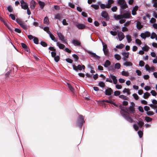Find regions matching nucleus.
I'll return each instance as SVG.
<instances>
[{
    "label": "nucleus",
    "instance_id": "42",
    "mask_svg": "<svg viewBox=\"0 0 157 157\" xmlns=\"http://www.w3.org/2000/svg\"><path fill=\"white\" fill-rule=\"evenodd\" d=\"M40 44L41 46L44 47H46L48 45L47 43L46 42L43 41H42L40 42Z\"/></svg>",
    "mask_w": 157,
    "mask_h": 157
},
{
    "label": "nucleus",
    "instance_id": "45",
    "mask_svg": "<svg viewBox=\"0 0 157 157\" xmlns=\"http://www.w3.org/2000/svg\"><path fill=\"white\" fill-rule=\"evenodd\" d=\"M144 33L146 37H148L150 36L151 33L150 32L147 31L145 32Z\"/></svg>",
    "mask_w": 157,
    "mask_h": 157
},
{
    "label": "nucleus",
    "instance_id": "49",
    "mask_svg": "<svg viewBox=\"0 0 157 157\" xmlns=\"http://www.w3.org/2000/svg\"><path fill=\"white\" fill-rule=\"evenodd\" d=\"M117 9V8L116 6H113L111 9L112 11L113 12H116Z\"/></svg>",
    "mask_w": 157,
    "mask_h": 157
},
{
    "label": "nucleus",
    "instance_id": "21",
    "mask_svg": "<svg viewBox=\"0 0 157 157\" xmlns=\"http://www.w3.org/2000/svg\"><path fill=\"white\" fill-rule=\"evenodd\" d=\"M150 94L148 92H146L144 93V95L143 96V97L144 99H147L148 97L150 96Z\"/></svg>",
    "mask_w": 157,
    "mask_h": 157
},
{
    "label": "nucleus",
    "instance_id": "27",
    "mask_svg": "<svg viewBox=\"0 0 157 157\" xmlns=\"http://www.w3.org/2000/svg\"><path fill=\"white\" fill-rule=\"evenodd\" d=\"M126 36L128 42V43H130L132 41L131 36L128 35H126Z\"/></svg>",
    "mask_w": 157,
    "mask_h": 157
},
{
    "label": "nucleus",
    "instance_id": "37",
    "mask_svg": "<svg viewBox=\"0 0 157 157\" xmlns=\"http://www.w3.org/2000/svg\"><path fill=\"white\" fill-rule=\"evenodd\" d=\"M33 40L34 43L35 44H38L39 40H38V39L37 37H34Z\"/></svg>",
    "mask_w": 157,
    "mask_h": 157
},
{
    "label": "nucleus",
    "instance_id": "28",
    "mask_svg": "<svg viewBox=\"0 0 157 157\" xmlns=\"http://www.w3.org/2000/svg\"><path fill=\"white\" fill-rule=\"evenodd\" d=\"M62 18L61 16L59 14H56L55 16V19H58L59 21H61V19Z\"/></svg>",
    "mask_w": 157,
    "mask_h": 157
},
{
    "label": "nucleus",
    "instance_id": "60",
    "mask_svg": "<svg viewBox=\"0 0 157 157\" xmlns=\"http://www.w3.org/2000/svg\"><path fill=\"white\" fill-rule=\"evenodd\" d=\"M144 109L145 111L147 112L148 111V110H150V107L148 106H145L144 107Z\"/></svg>",
    "mask_w": 157,
    "mask_h": 157
},
{
    "label": "nucleus",
    "instance_id": "4",
    "mask_svg": "<svg viewBox=\"0 0 157 157\" xmlns=\"http://www.w3.org/2000/svg\"><path fill=\"white\" fill-rule=\"evenodd\" d=\"M138 126L135 124H134L133 126L134 129L136 131H137L139 129V127L140 128H141L142 126L144 125V123L142 121H139L137 122Z\"/></svg>",
    "mask_w": 157,
    "mask_h": 157
},
{
    "label": "nucleus",
    "instance_id": "51",
    "mask_svg": "<svg viewBox=\"0 0 157 157\" xmlns=\"http://www.w3.org/2000/svg\"><path fill=\"white\" fill-rule=\"evenodd\" d=\"M66 60L67 62L70 63H73V60L69 58H67Z\"/></svg>",
    "mask_w": 157,
    "mask_h": 157
},
{
    "label": "nucleus",
    "instance_id": "40",
    "mask_svg": "<svg viewBox=\"0 0 157 157\" xmlns=\"http://www.w3.org/2000/svg\"><path fill=\"white\" fill-rule=\"evenodd\" d=\"M124 45L123 44H120L119 45H117L116 46V48L118 49H121L124 47Z\"/></svg>",
    "mask_w": 157,
    "mask_h": 157
},
{
    "label": "nucleus",
    "instance_id": "43",
    "mask_svg": "<svg viewBox=\"0 0 157 157\" xmlns=\"http://www.w3.org/2000/svg\"><path fill=\"white\" fill-rule=\"evenodd\" d=\"M121 94V92L119 91H115L114 93V95L115 96H119Z\"/></svg>",
    "mask_w": 157,
    "mask_h": 157
},
{
    "label": "nucleus",
    "instance_id": "35",
    "mask_svg": "<svg viewBox=\"0 0 157 157\" xmlns=\"http://www.w3.org/2000/svg\"><path fill=\"white\" fill-rule=\"evenodd\" d=\"M49 22V19L47 17H44V24H48Z\"/></svg>",
    "mask_w": 157,
    "mask_h": 157
},
{
    "label": "nucleus",
    "instance_id": "58",
    "mask_svg": "<svg viewBox=\"0 0 157 157\" xmlns=\"http://www.w3.org/2000/svg\"><path fill=\"white\" fill-rule=\"evenodd\" d=\"M140 36L142 38L144 39H145L146 38V36H145L144 33H141Z\"/></svg>",
    "mask_w": 157,
    "mask_h": 157
},
{
    "label": "nucleus",
    "instance_id": "47",
    "mask_svg": "<svg viewBox=\"0 0 157 157\" xmlns=\"http://www.w3.org/2000/svg\"><path fill=\"white\" fill-rule=\"evenodd\" d=\"M144 62L142 60H140V61L139 63V65L140 67H143L144 65Z\"/></svg>",
    "mask_w": 157,
    "mask_h": 157
},
{
    "label": "nucleus",
    "instance_id": "57",
    "mask_svg": "<svg viewBox=\"0 0 157 157\" xmlns=\"http://www.w3.org/2000/svg\"><path fill=\"white\" fill-rule=\"evenodd\" d=\"M119 97L124 100H127V98L126 96L123 95H119Z\"/></svg>",
    "mask_w": 157,
    "mask_h": 157
},
{
    "label": "nucleus",
    "instance_id": "1",
    "mask_svg": "<svg viewBox=\"0 0 157 157\" xmlns=\"http://www.w3.org/2000/svg\"><path fill=\"white\" fill-rule=\"evenodd\" d=\"M117 5L120 6V12L122 14L124 9L128 7L127 4L124 0H117Z\"/></svg>",
    "mask_w": 157,
    "mask_h": 157
},
{
    "label": "nucleus",
    "instance_id": "52",
    "mask_svg": "<svg viewBox=\"0 0 157 157\" xmlns=\"http://www.w3.org/2000/svg\"><path fill=\"white\" fill-rule=\"evenodd\" d=\"M156 36V34L154 32H152L151 33V39H153L155 38Z\"/></svg>",
    "mask_w": 157,
    "mask_h": 157
},
{
    "label": "nucleus",
    "instance_id": "63",
    "mask_svg": "<svg viewBox=\"0 0 157 157\" xmlns=\"http://www.w3.org/2000/svg\"><path fill=\"white\" fill-rule=\"evenodd\" d=\"M68 6L72 8H75V5L71 2H69L68 3Z\"/></svg>",
    "mask_w": 157,
    "mask_h": 157
},
{
    "label": "nucleus",
    "instance_id": "11",
    "mask_svg": "<svg viewBox=\"0 0 157 157\" xmlns=\"http://www.w3.org/2000/svg\"><path fill=\"white\" fill-rule=\"evenodd\" d=\"M124 18L128 19L132 17L131 13L128 11L125 12L124 13L122 14Z\"/></svg>",
    "mask_w": 157,
    "mask_h": 157
},
{
    "label": "nucleus",
    "instance_id": "14",
    "mask_svg": "<svg viewBox=\"0 0 157 157\" xmlns=\"http://www.w3.org/2000/svg\"><path fill=\"white\" fill-rule=\"evenodd\" d=\"M121 14L118 15H114V18L115 19L117 20H118L122 19L123 18H124V17H123V15H122V14Z\"/></svg>",
    "mask_w": 157,
    "mask_h": 157
},
{
    "label": "nucleus",
    "instance_id": "54",
    "mask_svg": "<svg viewBox=\"0 0 157 157\" xmlns=\"http://www.w3.org/2000/svg\"><path fill=\"white\" fill-rule=\"evenodd\" d=\"M51 56L52 57H54L55 56H56V51H54L53 52H51Z\"/></svg>",
    "mask_w": 157,
    "mask_h": 157
},
{
    "label": "nucleus",
    "instance_id": "3",
    "mask_svg": "<svg viewBox=\"0 0 157 157\" xmlns=\"http://www.w3.org/2000/svg\"><path fill=\"white\" fill-rule=\"evenodd\" d=\"M85 123L83 116L80 115L77 120L76 123V125L78 126L80 128H81L82 127L83 123Z\"/></svg>",
    "mask_w": 157,
    "mask_h": 157
},
{
    "label": "nucleus",
    "instance_id": "33",
    "mask_svg": "<svg viewBox=\"0 0 157 157\" xmlns=\"http://www.w3.org/2000/svg\"><path fill=\"white\" fill-rule=\"evenodd\" d=\"M109 71H114L115 70V68L113 66H109V67L108 68Z\"/></svg>",
    "mask_w": 157,
    "mask_h": 157
},
{
    "label": "nucleus",
    "instance_id": "9",
    "mask_svg": "<svg viewBox=\"0 0 157 157\" xmlns=\"http://www.w3.org/2000/svg\"><path fill=\"white\" fill-rule=\"evenodd\" d=\"M72 43L75 46H81V44L80 42L78 40H73L72 41Z\"/></svg>",
    "mask_w": 157,
    "mask_h": 157
},
{
    "label": "nucleus",
    "instance_id": "56",
    "mask_svg": "<svg viewBox=\"0 0 157 157\" xmlns=\"http://www.w3.org/2000/svg\"><path fill=\"white\" fill-rule=\"evenodd\" d=\"M62 24L64 25H68V23L67 22L66 19H63L62 21Z\"/></svg>",
    "mask_w": 157,
    "mask_h": 157
},
{
    "label": "nucleus",
    "instance_id": "26",
    "mask_svg": "<svg viewBox=\"0 0 157 157\" xmlns=\"http://www.w3.org/2000/svg\"><path fill=\"white\" fill-rule=\"evenodd\" d=\"M72 56L75 61H77L79 59L78 56L76 54H73Z\"/></svg>",
    "mask_w": 157,
    "mask_h": 157
},
{
    "label": "nucleus",
    "instance_id": "44",
    "mask_svg": "<svg viewBox=\"0 0 157 157\" xmlns=\"http://www.w3.org/2000/svg\"><path fill=\"white\" fill-rule=\"evenodd\" d=\"M154 113L152 111H149L147 112L146 114L148 116H151V115H154Z\"/></svg>",
    "mask_w": 157,
    "mask_h": 157
},
{
    "label": "nucleus",
    "instance_id": "6",
    "mask_svg": "<svg viewBox=\"0 0 157 157\" xmlns=\"http://www.w3.org/2000/svg\"><path fill=\"white\" fill-rule=\"evenodd\" d=\"M85 51L88 53L90 54L91 55V56L92 57L95 58V59L98 60H99L100 58V56L97 55L95 53L89 50H85Z\"/></svg>",
    "mask_w": 157,
    "mask_h": 157
},
{
    "label": "nucleus",
    "instance_id": "39",
    "mask_svg": "<svg viewBox=\"0 0 157 157\" xmlns=\"http://www.w3.org/2000/svg\"><path fill=\"white\" fill-rule=\"evenodd\" d=\"M138 134L140 138H141L142 137L143 132L141 130H139L138 132Z\"/></svg>",
    "mask_w": 157,
    "mask_h": 157
},
{
    "label": "nucleus",
    "instance_id": "7",
    "mask_svg": "<svg viewBox=\"0 0 157 157\" xmlns=\"http://www.w3.org/2000/svg\"><path fill=\"white\" fill-rule=\"evenodd\" d=\"M101 15L102 17L105 18L106 20H108L109 19L108 14L105 11H103L101 13Z\"/></svg>",
    "mask_w": 157,
    "mask_h": 157
},
{
    "label": "nucleus",
    "instance_id": "18",
    "mask_svg": "<svg viewBox=\"0 0 157 157\" xmlns=\"http://www.w3.org/2000/svg\"><path fill=\"white\" fill-rule=\"evenodd\" d=\"M56 45L60 49H63L65 47L64 44L59 43V42H57L56 43Z\"/></svg>",
    "mask_w": 157,
    "mask_h": 157
},
{
    "label": "nucleus",
    "instance_id": "61",
    "mask_svg": "<svg viewBox=\"0 0 157 157\" xmlns=\"http://www.w3.org/2000/svg\"><path fill=\"white\" fill-rule=\"evenodd\" d=\"M122 86L121 85L116 84V87L117 89H121L122 88Z\"/></svg>",
    "mask_w": 157,
    "mask_h": 157
},
{
    "label": "nucleus",
    "instance_id": "34",
    "mask_svg": "<svg viewBox=\"0 0 157 157\" xmlns=\"http://www.w3.org/2000/svg\"><path fill=\"white\" fill-rule=\"evenodd\" d=\"M67 84L68 85V88L71 91H73L74 90V88L69 83H67Z\"/></svg>",
    "mask_w": 157,
    "mask_h": 157
},
{
    "label": "nucleus",
    "instance_id": "10",
    "mask_svg": "<svg viewBox=\"0 0 157 157\" xmlns=\"http://www.w3.org/2000/svg\"><path fill=\"white\" fill-rule=\"evenodd\" d=\"M109 100H103L102 101V102H107L111 104H113L115 106H117L116 104L114 102H113L111 99H110V97L109 98Z\"/></svg>",
    "mask_w": 157,
    "mask_h": 157
},
{
    "label": "nucleus",
    "instance_id": "48",
    "mask_svg": "<svg viewBox=\"0 0 157 157\" xmlns=\"http://www.w3.org/2000/svg\"><path fill=\"white\" fill-rule=\"evenodd\" d=\"M136 43L139 45H140L141 44V41L139 39H137L135 40Z\"/></svg>",
    "mask_w": 157,
    "mask_h": 157
},
{
    "label": "nucleus",
    "instance_id": "31",
    "mask_svg": "<svg viewBox=\"0 0 157 157\" xmlns=\"http://www.w3.org/2000/svg\"><path fill=\"white\" fill-rule=\"evenodd\" d=\"M145 120L147 122H149L151 121L152 118L148 116H146L145 117Z\"/></svg>",
    "mask_w": 157,
    "mask_h": 157
},
{
    "label": "nucleus",
    "instance_id": "23",
    "mask_svg": "<svg viewBox=\"0 0 157 157\" xmlns=\"http://www.w3.org/2000/svg\"><path fill=\"white\" fill-rule=\"evenodd\" d=\"M21 8L24 10H26L28 8V5L25 3H24L23 5H22V3H21Z\"/></svg>",
    "mask_w": 157,
    "mask_h": 157
},
{
    "label": "nucleus",
    "instance_id": "46",
    "mask_svg": "<svg viewBox=\"0 0 157 157\" xmlns=\"http://www.w3.org/2000/svg\"><path fill=\"white\" fill-rule=\"evenodd\" d=\"M50 37L51 38V40L54 42H56L57 41V40L55 39V36L53 35H52L50 36Z\"/></svg>",
    "mask_w": 157,
    "mask_h": 157
},
{
    "label": "nucleus",
    "instance_id": "16",
    "mask_svg": "<svg viewBox=\"0 0 157 157\" xmlns=\"http://www.w3.org/2000/svg\"><path fill=\"white\" fill-rule=\"evenodd\" d=\"M20 26L24 29L27 30L28 26L25 23L23 22L20 25Z\"/></svg>",
    "mask_w": 157,
    "mask_h": 157
},
{
    "label": "nucleus",
    "instance_id": "64",
    "mask_svg": "<svg viewBox=\"0 0 157 157\" xmlns=\"http://www.w3.org/2000/svg\"><path fill=\"white\" fill-rule=\"evenodd\" d=\"M138 109L139 111L140 112H141V113L144 112V109H143V108L142 106H139Z\"/></svg>",
    "mask_w": 157,
    "mask_h": 157
},
{
    "label": "nucleus",
    "instance_id": "38",
    "mask_svg": "<svg viewBox=\"0 0 157 157\" xmlns=\"http://www.w3.org/2000/svg\"><path fill=\"white\" fill-rule=\"evenodd\" d=\"M98 85L101 87H104L105 86V84L103 82L100 81L98 83Z\"/></svg>",
    "mask_w": 157,
    "mask_h": 157
},
{
    "label": "nucleus",
    "instance_id": "55",
    "mask_svg": "<svg viewBox=\"0 0 157 157\" xmlns=\"http://www.w3.org/2000/svg\"><path fill=\"white\" fill-rule=\"evenodd\" d=\"M150 93L153 96H155L157 95V93L154 90H152L151 91Z\"/></svg>",
    "mask_w": 157,
    "mask_h": 157
},
{
    "label": "nucleus",
    "instance_id": "29",
    "mask_svg": "<svg viewBox=\"0 0 157 157\" xmlns=\"http://www.w3.org/2000/svg\"><path fill=\"white\" fill-rule=\"evenodd\" d=\"M7 10L10 13H12L13 12V8L11 5H10L8 6Z\"/></svg>",
    "mask_w": 157,
    "mask_h": 157
},
{
    "label": "nucleus",
    "instance_id": "15",
    "mask_svg": "<svg viewBox=\"0 0 157 157\" xmlns=\"http://www.w3.org/2000/svg\"><path fill=\"white\" fill-rule=\"evenodd\" d=\"M111 64L110 62L108 60H107L105 61L104 64L102 65L105 68H108Z\"/></svg>",
    "mask_w": 157,
    "mask_h": 157
},
{
    "label": "nucleus",
    "instance_id": "20",
    "mask_svg": "<svg viewBox=\"0 0 157 157\" xmlns=\"http://www.w3.org/2000/svg\"><path fill=\"white\" fill-rule=\"evenodd\" d=\"M123 65L127 67L132 66V64L131 62L127 61H125V63H123Z\"/></svg>",
    "mask_w": 157,
    "mask_h": 157
},
{
    "label": "nucleus",
    "instance_id": "17",
    "mask_svg": "<svg viewBox=\"0 0 157 157\" xmlns=\"http://www.w3.org/2000/svg\"><path fill=\"white\" fill-rule=\"evenodd\" d=\"M2 22H3L5 26H6L9 30L10 29V26H11V24L9 23L8 21H5L4 20H3V21Z\"/></svg>",
    "mask_w": 157,
    "mask_h": 157
},
{
    "label": "nucleus",
    "instance_id": "24",
    "mask_svg": "<svg viewBox=\"0 0 157 157\" xmlns=\"http://www.w3.org/2000/svg\"><path fill=\"white\" fill-rule=\"evenodd\" d=\"M103 51L105 55L108 56L109 55V50L107 48L105 49L103 48Z\"/></svg>",
    "mask_w": 157,
    "mask_h": 157
},
{
    "label": "nucleus",
    "instance_id": "25",
    "mask_svg": "<svg viewBox=\"0 0 157 157\" xmlns=\"http://www.w3.org/2000/svg\"><path fill=\"white\" fill-rule=\"evenodd\" d=\"M122 55H123L125 58H128L129 56V52H122Z\"/></svg>",
    "mask_w": 157,
    "mask_h": 157
},
{
    "label": "nucleus",
    "instance_id": "41",
    "mask_svg": "<svg viewBox=\"0 0 157 157\" xmlns=\"http://www.w3.org/2000/svg\"><path fill=\"white\" fill-rule=\"evenodd\" d=\"M121 67V65L120 63H117L115 64L114 67L115 68H117V69H118L120 68Z\"/></svg>",
    "mask_w": 157,
    "mask_h": 157
},
{
    "label": "nucleus",
    "instance_id": "8",
    "mask_svg": "<svg viewBox=\"0 0 157 157\" xmlns=\"http://www.w3.org/2000/svg\"><path fill=\"white\" fill-rule=\"evenodd\" d=\"M105 94L106 95L110 96L113 93V90L111 88L107 87V89L105 90Z\"/></svg>",
    "mask_w": 157,
    "mask_h": 157
},
{
    "label": "nucleus",
    "instance_id": "19",
    "mask_svg": "<svg viewBox=\"0 0 157 157\" xmlns=\"http://www.w3.org/2000/svg\"><path fill=\"white\" fill-rule=\"evenodd\" d=\"M39 4L40 7V8L41 9H43L44 8L45 5V3L44 2H42L40 1H39L38 2Z\"/></svg>",
    "mask_w": 157,
    "mask_h": 157
},
{
    "label": "nucleus",
    "instance_id": "50",
    "mask_svg": "<svg viewBox=\"0 0 157 157\" xmlns=\"http://www.w3.org/2000/svg\"><path fill=\"white\" fill-rule=\"evenodd\" d=\"M132 96L136 100H138L139 99V96L136 94H133Z\"/></svg>",
    "mask_w": 157,
    "mask_h": 157
},
{
    "label": "nucleus",
    "instance_id": "2",
    "mask_svg": "<svg viewBox=\"0 0 157 157\" xmlns=\"http://www.w3.org/2000/svg\"><path fill=\"white\" fill-rule=\"evenodd\" d=\"M121 111L124 112V113L120 111V113L122 116L127 121L130 123H132L133 122V120L130 116L128 115H126L125 113H126L128 114V113L124 109L121 108Z\"/></svg>",
    "mask_w": 157,
    "mask_h": 157
},
{
    "label": "nucleus",
    "instance_id": "36",
    "mask_svg": "<svg viewBox=\"0 0 157 157\" xmlns=\"http://www.w3.org/2000/svg\"><path fill=\"white\" fill-rule=\"evenodd\" d=\"M53 58H54L55 61L56 62H58L60 59V57L59 55L56 56Z\"/></svg>",
    "mask_w": 157,
    "mask_h": 157
},
{
    "label": "nucleus",
    "instance_id": "5",
    "mask_svg": "<svg viewBox=\"0 0 157 157\" xmlns=\"http://www.w3.org/2000/svg\"><path fill=\"white\" fill-rule=\"evenodd\" d=\"M57 35L58 36V37L59 40L63 42H65L67 44V42L66 41L67 40L65 39L64 36L60 32H57Z\"/></svg>",
    "mask_w": 157,
    "mask_h": 157
},
{
    "label": "nucleus",
    "instance_id": "30",
    "mask_svg": "<svg viewBox=\"0 0 157 157\" xmlns=\"http://www.w3.org/2000/svg\"><path fill=\"white\" fill-rule=\"evenodd\" d=\"M91 6L94 8L95 10H98L99 8V5L98 4H92Z\"/></svg>",
    "mask_w": 157,
    "mask_h": 157
},
{
    "label": "nucleus",
    "instance_id": "32",
    "mask_svg": "<svg viewBox=\"0 0 157 157\" xmlns=\"http://www.w3.org/2000/svg\"><path fill=\"white\" fill-rule=\"evenodd\" d=\"M115 58L118 60H120L121 58V56L118 54H116L114 55Z\"/></svg>",
    "mask_w": 157,
    "mask_h": 157
},
{
    "label": "nucleus",
    "instance_id": "53",
    "mask_svg": "<svg viewBox=\"0 0 157 157\" xmlns=\"http://www.w3.org/2000/svg\"><path fill=\"white\" fill-rule=\"evenodd\" d=\"M110 33L113 36H116L117 34V32L116 31H111Z\"/></svg>",
    "mask_w": 157,
    "mask_h": 157
},
{
    "label": "nucleus",
    "instance_id": "62",
    "mask_svg": "<svg viewBox=\"0 0 157 157\" xmlns=\"http://www.w3.org/2000/svg\"><path fill=\"white\" fill-rule=\"evenodd\" d=\"M100 6L101 9H104L106 8V4L101 3L100 5Z\"/></svg>",
    "mask_w": 157,
    "mask_h": 157
},
{
    "label": "nucleus",
    "instance_id": "59",
    "mask_svg": "<svg viewBox=\"0 0 157 157\" xmlns=\"http://www.w3.org/2000/svg\"><path fill=\"white\" fill-rule=\"evenodd\" d=\"M93 75V74H90L88 73H86V78L87 77L91 78H92V76Z\"/></svg>",
    "mask_w": 157,
    "mask_h": 157
},
{
    "label": "nucleus",
    "instance_id": "22",
    "mask_svg": "<svg viewBox=\"0 0 157 157\" xmlns=\"http://www.w3.org/2000/svg\"><path fill=\"white\" fill-rule=\"evenodd\" d=\"M128 110L131 113H134L135 112V110L134 108L131 106H130Z\"/></svg>",
    "mask_w": 157,
    "mask_h": 157
},
{
    "label": "nucleus",
    "instance_id": "12",
    "mask_svg": "<svg viewBox=\"0 0 157 157\" xmlns=\"http://www.w3.org/2000/svg\"><path fill=\"white\" fill-rule=\"evenodd\" d=\"M76 26L78 29H84L86 27L85 25L81 23H78L76 25Z\"/></svg>",
    "mask_w": 157,
    "mask_h": 157
},
{
    "label": "nucleus",
    "instance_id": "13",
    "mask_svg": "<svg viewBox=\"0 0 157 157\" xmlns=\"http://www.w3.org/2000/svg\"><path fill=\"white\" fill-rule=\"evenodd\" d=\"M118 37L119 40L121 41L124 38L125 36L123 33L120 31L118 33Z\"/></svg>",
    "mask_w": 157,
    "mask_h": 157
}]
</instances>
